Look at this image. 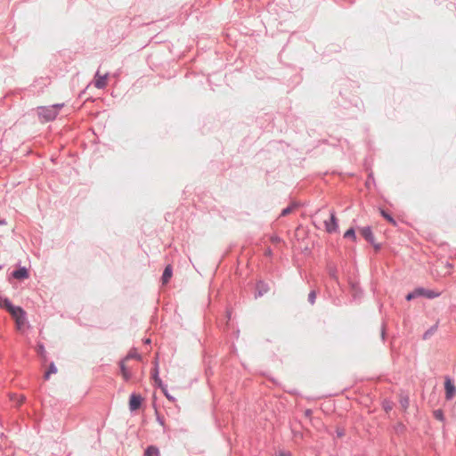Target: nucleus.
<instances>
[{
	"label": "nucleus",
	"instance_id": "nucleus-1",
	"mask_svg": "<svg viewBox=\"0 0 456 456\" xmlns=\"http://www.w3.org/2000/svg\"><path fill=\"white\" fill-rule=\"evenodd\" d=\"M336 102L338 107L348 111V113L345 114L347 118L355 117L357 112L361 110V105L362 103L357 95L352 94L346 90L339 91V95Z\"/></svg>",
	"mask_w": 456,
	"mask_h": 456
},
{
	"label": "nucleus",
	"instance_id": "nucleus-2",
	"mask_svg": "<svg viewBox=\"0 0 456 456\" xmlns=\"http://www.w3.org/2000/svg\"><path fill=\"white\" fill-rule=\"evenodd\" d=\"M441 295L440 291L430 289L424 288L422 286H418L414 288L412 290L409 291L405 295L406 301H412L416 298L424 297L428 299H434L439 297Z\"/></svg>",
	"mask_w": 456,
	"mask_h": 456
},
{
	"label": "nucleus",
	"instance_id": "nucleus-3",
	"mask_svg": "<svg viewBox=\"0 0 456 456\" xmlns=\"http://www.w3.org/2000/svg\"><path fill=\"white\" fill-rule=\"evenodd\" d=\"M29 276V269L27 268L26 266L21 265L20 262H19L15 265V268L10 273H8L7 280L10 283H12L13 280L24 281L25 280H28Z\"/></svg>",
	"mask_w": 456,
	"mask_h": 456
},
{
	"label": "nucleus",
	"instance_id": "nucleus-4",
	"mask_svg": "<svg viewBox=\"0 0 456 456\" xmlns=\"http://www.w3.org/2000/svg\"><path fill=\"white\" fill-rule=\"evenodd\" d=\"M36 112L41 123L52 122L57 118V112H54L51 105L38 106Z\"/></svg>",
	"mask_w": 456,
	"mask_h": 456
},
{
	"label": "nucleus",
	"instance_id": "nucleus-5",
	"mask_svg": "<svg viewBox=\"0 0 456 456\" xmlns=\"http://www.w3.org/2000/svg\"><path fill=\"white\" fill-rule=\"evenodd\" d=\"M50 84L48 77H38L34 80V82L28 86L27 88L20 89L21 91H28L32 94H40L44 92V89L48 86Z\"/></svg>",
	"mask_w": 456,
	"mask_h": 456
},
{
	"label": "nucleus",
	"instance_id": "nucleus-6",
	"mask_svg": "<svg viewBox=\"0 0 456 456\" xmlns=\"http://www.w3.org/2000/svg\"><path fill=\"white\" fill-rule=\"evenodd\" d=\"M444 392H445V399L447 401L452 400L456 395V386L454 384V379L450 376L444 377Z\"/></svg>",
	"mask_w": 456,
	"mask_h": 456
},
{
	"label": "nucleus",
	"instance_id": "nucleus-7",
	"mask_svg": "<svg viewBox=\"0 0 456 456\" xmlns=\"http://www.w3.org/2000/svg\"><path fill=\"white\" fill-rule=\"evenodd\" d=\"M325 231L328 233H334L338 231V220L334 210L330 211V218L324 221Z\"/></svg>",
	"mask_w": 456,
	"mask_h": 456
},
{
	"label": "nucleus",
	"instance_id": "nucleus-8",
	"mask_svg": "<svg viewBox=\"0 0 456 456\" xmlns=\"http://www.w3.org/2000/svg\"><path fill=\"white\" fill-rule=\"evenodd\" d=\"M349 290L352 295V301L358 302L363 296V289L361 288L359 281L349 280Z\"/></svg>",
	"mask_w": 456,
	"mask_h": 456
},
{
	"label": "nucleus",
	"instance_id": "nucleus-9",
	"mask_svg": "<svg viewBox=\"0 0 456 456\" xmlns=\"http://www.w3.org/2000/svg\"><path fill=\"white\" fill-rule=\"evenodd\" d=\"M143 402V397L136 392H133L128 400V408L131 412L136 411L139 410Z\"/></svg>",
	"mask_w": 456,
	"mask_h": 456
},
{
	"label": "nucleus",
	"instance_id": "nucleus-10",
	"mask_svg": "<svg viewBox=\"0 0 456 456\" xmlns=\"http://www.w3.org/2000/svg\"><path fill=\"white\" fill-rule=\"evenodd\" d=\"M109 77V73H105L104 75H101L99 70H97L94 74V86L98 89H103L107 86V80Z\"/></svg>",
	"mask_w": 456,
	"mask_h": 456
},
{
	"label": "nucleus",
	"instance_id": "nucleus-11",
	"mask_svg": "<svg viewBox=\"0 0 456 456\" xmlns=\"http://www.w3.org/2000/svg\"><path fill=\"white\" fill-rule=\"evenodd\" d=\"M155 388H159L165 397L171 403H175L176 401L175 397L169 394L167 389V385L163 382V380L157 381L152 384Z\"/></svg>",
	"mask_w": 456,
	"mask_h": 456
},
{
	"label": "nucleus",
	"instance_id": "nucleus-12",
	"mask_svg": "<svg viewBox=\"0 0 456 456\" xmlns=\"http://www.w3.org/2000/svg\"><path fill=\"white\" fill-rule=\"evenodd\" d=\"M118 367H119V370H120V373H121V376L123 378V379L125 381H130L133 378V373L132 371L127 368V366L126 365V362H125V359H121L119 362H118Z\"/></svg>",
	"mask_w": 456,
	"mask_h": 456
},
{
	"label": "nucleus",
	"instance_id": "nucleus-13",
	"mask_svg": "<svg viewBox=\"0 0 456 456\" xmlns=\"http://www.w3.org/2000/svg\"><path fill=\"white\" fill-rule=\"evenodd\" d=\"M270 288L264 281H258L256 284L255 298L263 297L269 291Z\"/></svg>",
	"mask_w": 456,
	"mask_h": 456
},
{
	"label": "nucleus",
	"instance_id": "nucleus-14",
	"mask_svg": "<svg viewBox=\"0 0 456 456\" xmlns=\"http://www.w3.org/2000/svg\"><path fill=\"white\" fill-rule=\"evenodd\" d=\"M360 233L362 237L369 243H372L375 240L372 227L370 225L361 227Z\"/></svg>",
	"mask_w": 456,
	"mask_h": 456
},
{
	"label": "nucleus",
	"instance_id": "nucleus-15",
	"mask_svg": "<svg viewBox=\"0 0 456 456\" xmlns=\"http://www.w3.org/2000/svg\"><path fill=\"white\" fill-rule=\"evenodd\" d=\"M152 368H151V378L152 379V384L157 382V381H159L161 380L160 377H159V357L156 356L153 361H152Z\"/></svg>",
	"mask_w": 456,
	"mask_h": 456
},
{
	"label": "nucleus",
	"instance_id": "nucleus-16",
	"mask_svg": "<svg viewBox=\"0 0 456 456\" xmlns=\"http://www.w3.org/2000/svg\"><path fill=\"white\" fill-rule=\"evenodd\" d=\"M173 273H174V269H173V266L171 264H167L164 270H163V273L161 274V277H160V281L163 285L165 284H167L172 276H173Z\"/></svg>",
	"mask_w": 456,
	"mask_h": 456
},
{
	"label": "nucleus",
	"instance_id": "nucleus-17",
	"mask_svg": "<svg viewBox=\"0 0 456 456\" xmlns=\"http://www.w3.org/2000/svg\"><path fill=\"white\" fill-rule=\"evenodd\" d=\"M378 210H379V213L380 214V216L387 222L389 223L390 224H392L393 226H397V221L395 220V218L393 216V215L386 210L384 208L382 207H379L378 208Z\"/></svg>",
	"mask_w": 456,
	"mask_h": 456
},
{
	"label": "nucleus",
	"instance_id": "nucleus-18",
	"mask_svg": "<svg viewBox=\"0 0 456 456\" xmlns=\"http://www.w3.org/2000/svg\"><path fill=\"white\" fill-rule=\"evenodd\" d=\"M300 207H301V204L299 202L292 201L289 205H288L287 207H285L284 208L281 209L280 216L281 217L286 216L289 215L290 213H292L295 209H297Z\"/></svg>",
	"mask_w": 456,
	"mask_h": 456
},
{
	"label": "nucleus",
	"instance_id": "nucleus-19",
	"mask_svg": "<svg viewBox=\"0 0 456 456\" xmlns=\"http://www.w3.org/2000/svg\"><path fill=\"white\" fill-rule=\"evenodd\" d=\"M326 270L331 280L338 281V268L335 264L329 262L327 264Z\"/></svg>",
	"mask_w": 456,
	"mask_h": 456
},
{
	"label": "nucleus",
	"instance_id": "nucleus-20",
	"mask_svg": "<svg viewBox=\"0 0 456 456\" xmlns=\"http://www.w3.org/2000/svg\"><path fill=\"white\" fill-rule=\"evenodd\" d=\"M15 326L19 330H23L25 327H29L26 311L24 312L23 317L20 315V318L15 320Z\"/></svg>",
	"mask_w": 456,
	"mask_h": 456
},
{
	"label": "nucleus",
	"instance_id": "nucleus-21",
	"mask_svg": "<svg viewBox=\"0 0 456 456\" xmlns=\"http://www.w3.org/2000/svg\"><path fill=\"white\" fill-rule=\"evenodd\" d=\"M8 312L15 321L20 318V315L23 317L25 310L21 306L14 305Z\"/></svg>",
	"mask_w": 456,
	"mask_h": 456
},
{
	"label": "nucleus",
	"instance_id": "nucleus-22",
	"mask_svg": "<svg viewBox=\"0 0 456 456\" xmlns=\"http://www.w3.org/2000/svg\"><path fill=\"white\" fill-rule=\"evenodd\" d=\"M439 326V321H437L434 325H432L429 329H428L422 335L423 340H428L434 335V333L437 330Z\"/></svg>",
	"mask_w": 456,
	"mask_h": 456
},
{
	"label": "nucleus",
	"instance_id": "nucleus-23",
	"mask_svg": "<svg viewBox=\"0 0 456 456\" xmlns=\"http://www.w3.org/2000/svg\"><path fill=\"white\" fill-rule=\"evenodd\" d=\"M123 359H125V362L132 359L140 361L142 359V355L137 352L135 347H133Z\"/></svg>",
	"mask_w": 456,
	"mask_h": 456
},
{
	"label": "nucleus",
	"instance_id": "nucleus-24",
	"mask_svg": "<svg viewBox=\"0 0 456 456\" xmlns=\"http://www.w3.org/2000/svg\"><path fill=\"white\" fill-rule=\"evenodd\" d=\"M57 371H58V369H57V366L55 365L54 362H51L48 365L46 371L44 374V379L45 380L50 379L51 375L57 373Z\"/></svg>",
	"mask_w": 456,
	"mask_h": 456
},
{
	"label": "nucleus",
	"instance_id": "nucleus-25",
	"mask_svg": "<svg viewBox=\"0 0 456 456\" xmlns=\"http://www.w3.org/2000/svg\"><path fill=\"white\" fill-rule=\"evenodd\" d=\"M145 456H160V452L158 446L154 444L148 445L144 451Z\"/></svg>",
	"mask_w": 456,
	"mask_h": 456
},
{
	"label": "nucleus",
	"instance_id": "nucleus-26",
	"mask_svg": "<svg viewBox=\"0 0 456 456\" xmlns=\"http://www.w3.org/2000/svg\"><path fill=\"white\" fill-rule=\"evenodd\" d=\"M344 239H349L354 242H356L357 240V235L355 232V228L354 226L349 227L343 235Z\"/></svg>",
	"mask_w": 456,
	"mask_h": 456
},
{
	"label": "nucleus",
	"instance_id": "nucleus-27",
	"mask_svg": "<svg viewBox=\"0 0 456 456\" xmlns=\"http://www.w3.org/2000/svg\"><path fill=\"white\" fill-rule=\"evenodd\" d=\"M14 305L6 296H0V307L8 311Z\"/></svg>",
	"mask_w": 456,
	"mask_h": 456
},
{
	"label": "nucleus",
	"instance_id": "nucleus-28",
	"mask_svg": "<svg viewBox=\"0 0 456 456\" xmlns=\"http://www.w3.org/2000/svg\"><path fill=\"white\" fill-rule=\"evenodd\" d=\"M36 350H37L38 357L41 360H43L44 362H45L46 361V351H45V347L44 344L39 342L37 345Z\"/></svg>",
	"mask_w": 456,
	"mask_h": 456
},
{
	"label": "nucleus",
	"instance_id": "nucleus-29",
	"mask_svg": "<svg viewBox=\"0 0 456 456\" xmlns=\"http://www.w3.org/2000/svg\"><path fill=\"white\" fill-rule=\"evenodd\" d=\"M407 428L403 422H397L394 426V431L397 435H402L406 431Z\"/></svg>",
	"mask_w": 456,
	"mask_h": 456
},
{
	"label": "nucleus",
	"instance_id": "nucleus-30",
	"mask_svg": "<svg viewBox=\"0 0 456 456\" xmlns=\"http://www.w3.org/2000/svg\"><path fill=\"white\" fill-rule=\"evenodd\" d=\"M433 415L436 420H439L441 422H444L445 420L444 412L442 409L435 410Z\"/></svg>",
	"mask_w": 456,
	"mask_h": 456
},
{
	"label": "nucleus",
	"instance_id": "nucleus-31",
	"mask_svg": "<svg viewBox=\"0 0 456 456\" xmlns=\"http://www.w3.org/2000/svg\"><path fill=\"white\" fill-rule=\"evenodd\" d=\"M382 408L386 412H389L393 409V403L388 399H384Z\"/></svg>",
	"mask_w": 456,
	"mask_h": 456
},
{
	"label": "nucleus",
	"instance_id": "nucleus-32",
	"mask_svg": "<svg viewBox=\"0 0 456 456\" xmlns=\"http://www.w3.org/2000/svg\"><path fill=\"white\" fill-rule=\"evenodd\" d=\"M371 185H376V182H375V178H374V175H373V173L370 172L368 175V178L365 182V186L368 188V189H370V186Z\"/></svg>",
	"mask_w": 456,
	"mask_h": 456
},
{
	"label": "nucleus",
	"instance_id": "nucleus-33",
	"mask_svg": "<svg viewBox=\"0 0 456 456\" xmlns=\"http://www.w3.org/2000/svg\"><path fill=\"white\" fill-rule=\"evenodd\" d=\"M317 293L314 289L311 290L307 297V301L313 305L315 303Z\"/></svg>",
	"mask_w": 456,
	"mask_h": 456
},
{
	"label": "nucleus",
	"instance_id": "nucleus-34",
	"mask_svg": "<svg viewBox=\"0 0 456 456\" xmlns=\"http://www.w3.org/2000/svg\"><path fill=\"white\" fill-rule=\"evenodd\" d=\"M335 433H336V437L337 438H341L343 437L345 435H346V430L343 427H337L336 428V430H335Z\"/></svg>",
	"mask_w": 456,
	"mask_h": 456
},
{
	"label": "nucleus",
	"instance_id": "nucleus-35",
	"mask_svg": "<svg viewBox=\"0 0 456 456\" xmlns=\"http://www.w3.org/2000/svg\"><path fill=\"white\" fill-rule=\"evenodd\" d=\"M409 397L408 396H402L400 399V404L403 409L406 410L409 407Z\"/></svg>",
	"mask_w": 456,
	"mask_h": 456
},
{
	"label": "nucleus",
	"instance_id": "nucleus-36",
	"mask_svg": "<svg viewBox=\"0 0 456 456\" xmlns=\"http://www.w3.org/2000/svg\"><path fill=\"white\" fill-rule=\"evenodd\" d=\"M275 456H293V454L290 451L280 449L276 452Z\"/></svg>",
	"mask_w": 456,
	"mask_h": 456
},
{
	"label": "nucleus",
	"instance_id": "nucleus-37",
	"mask_svg": "<svg viewBox=\"0 0 456 456\" xmlns=\"http://www.w3.org/2000/svg\"><path fill=\"white\" fill-rule=\"evenodd\" d=\"M64 107V103H54L51 105V108L57 112V116L59 115L61 110Z\"/></svg>",
	"mask_w": 456,
	"mask_h": 456
},
{
	"label": "nucleus",
	"instance_id": "nucleus-38",
	"mask_svg": "<svg viewBox=\"0 0 456 456\" xmlns=\"http://www.w3.org/2000/svg\"><path fill=\"white\" fill-rule=\"evenodd\" d=\"M155 413H156V420H157V422H158L159 425H161L162 427H165V419H164V417H163V416H161V415L158 412V411H157V410H156Z\"/></svg>",
	"mask_w": 456,
	"mask_h": 456
},
{
	"label": "nucleus",
	"instance_id": "nucleus-39",
	"mask_svg": "<svg viewBox=\"0 0 456 456\" xmlns=\"http://www.w3.org/2000/svg\"><path fill=\"white\" fill-rule=\"evenodd\" d=\"M270 240L273 244H279L282 241L281 238L278 235H273Z\"/></svg>",
	"mask_w": 456,
	"mask_h": 456
},
{
	"label": "nucleus",
	"instance_id": "nucleus-40",
	"mask_svg": "<svg viewBox=\"0 0 456 456\" xmlns=\"http://www.w3.org/2000/svg\"><path fill=\"white\" fill-rule=\"evenodd\" d=\"M264 255H265V256L269 257V258L273 257V249L270 247H267L265 249Z\"/></svg>",
	"mask_w": 456,
	"mask_h": 456
},
{
	"label": "nucleus",
	"instance_id": "nucleus-41",
	"mask_svg": "<svg viewBox=\"0 0 456 456\" xmlns=\"http://www.w3.org/2000/svg\"><path fill=\"white\" fill-rule=\"evenodd\" d=\"M376 251H379L382 248V244L376 242L374 240L372 243H370Z\"/></svg>",
	"mask_w": 456,
	"mask_h": 456
},
{
	"label": "nucleus",
	"instance_id": "nucleus-42",
	"mask_svg": "<svg viewBox=\"0 0 456 456\" xmlns=\"http://www.w3.org/2000/svg\"><path fill=\"white\" fill-rule=\"evenodd\" d=\"M304 415L307 419H311L313 416V410L312 409H305L304 411Z\"/></svg>",
	"mask_w": 456,
	"mask_h": 456
},
{
	"label": "nucleus",
	"instance_id": "nucleus-43",
	"mask_svg": "<svg viewBox=\"0 0 456 456\" xmlns=\"http://www.w3.org/2000/svg\"><path fill=\"white\" fill-rule=\"evenodd\" d=\"M286 393L292 395H299V392L297 389L284 390Z\"/></svg>",
	"mask_w": 456,
	"mask_h": 456
},
{
	"label": "nucleus",
	"instance_id": "nucleus-44",
	"mask_svg": "<svg viewBox=\"0 0 456 456\" xmlns=\"http://www.w3.org/2000/svg\"><path fill=\"white\" fill-rule=\"evenodd\" d=\"M381 338L383 341L386 340V331H385V324L382 325V330H381Z\"/></svg>",
	"mask_w": 456,
	"mask_h": 456
},
{
	"label": "nucleus",
	"instance_id": "nucleus-45",
	"mask_svg": "<svg viewBox=\"0 0 456 456\" xmlns=\"http://www.w3.org/2000/svg\"><path fill=\"white\" fill-rule=\"evenodd\" d=\"M143 343H144V344L151 345V338H144V339H143Z\"/></svg>",
	"mask_w": 456,
	"mask_h": 456
},
{
	"label": "nucleus",
	"instance_id": "nucleus-46",
	"mask_svg": "<svg viewBox=\"0 0 456 456\" xmlns=\"http://www.w3.org/2000/svg\"><path fill=\"white\" fill-rule=\"evenodd\" d=\"M6 221L4 218H0V225L5 224Z\"/></svg>",
	"mask_w": 456,
	"mask_h": 456
},
{
	"label": "nucleus",
	"instance_id": "nucleus-47",
	"mask_svg": "<svg viewBox=\"0 0 456 456\" xmlns=\"http://www.w3.org/2000/svg\"><path fill=\"white\" fill-rule=\"evenodd\" d=\"M271 381L275 385H279L278 381L274 378H272Z\"/></svg>",
	"mask_w": 456,
	"mask_h": 456
},
{
	"label": "nucleus",
	"instance_id": "nucleus-48",
	"mask_svg": "<svg viewBox=\"0 0 456 456\" xmlns=\"http://www.w3.org/2000/svg\"><path fill=\"white\" fill-rule=\"evenodd\" d=\"M86 89H85V90H83V91H81V92L79 93V95H78V96H79L80 98L82 97V95H83V94H86Z\"/></svg>",
	"mask_w": 456,
	"mask_h": 456
},
{
	"label": "nucleus",
	"instance_id": "nucleus-49",
	"mask_svg": "<svg viewBox=\"0 0 456 456\" xmlns=\"http://www.w3.org/2000/svg\"><path fill=\"white\" fill-rule=\"evenodd\" d=\"M4 268V265H0V271Z\"/></svg>",
	"mask_w": 456,
	"mask_h": 456
}]
</instances>
